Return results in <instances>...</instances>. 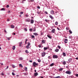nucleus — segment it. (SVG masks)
I'll list each match as a JSON object with an SVG mask.
<instances>
[{"mask_svg":"<svg viewBox=\"0 0 78 78\" xmlns=\"http://www.w3.org/2000/svg\"><path fill=\"white\" fill-rule=\"evenodd\" d=\"M30 46L27 45L26 46V48H27V49H28V48H30Z\"/></svg>","mask_w":78,"mask_h":78,"instance_id":"16","label":"nucleus"},{"mask_svg":"<svg viewBox=\"0 0 78 78\" xmlns=\"http://www.w3.org/2000/svg\"><path fill=\"white\" fill-rule=\"evenodd\" d=\"M33 31H36V29H34V30H33Z\"/></svg>","mask_w":78,"mask_h":78,"instance_id":"57","label":"nucleus"},{"mask_svg":"<svg viewBox=\"0 0 78 78\" xmlns=\"http://www.w3.org/2000/svg\"><path fill=\"white\" fill-rule=\"evenodd\" d=\"M26 22H30V20L29 19H26L25 20Z\"/></svg>","mask_w":78,"mask_h":78,"instance_id":"7","label":"nucleus"},{"mask_svg":"<svg viewBox=\"0 0 78 78\" xmlns=\"http://www.w3.org/2000/svg\"><path fill=\"white\" fill-rule=\"evenodd\" d=\"M1 10L2 11H5V9L4 8H2L1 9Z\"/></svg>","mask_w":78,"mask_h":78,"instance_id":"35","label":"nucleus"},{"mask_svg":"<svg viewBox=\"0 0 78 78\" xmlns=\"http://www.w3.org/2000/svg\"><path fill=\"white\" fill-rule=\"evenodd\" d=\"M55 24L56 25H58V22H55Z\"/></svg>","mask_w":78,"mask_h":78,"instance_id":"30","label":"nucleus"},{"mask_svg":"<svg viewBox=\"0 0 78 78\" xmlns=\"http://www.w3.org/2000/svg\"><path fill=\"white\" fill-rule=\"evenodd\" d=\"M55 15H56V16H59V12L58 11H56L55 12Z\"/></svg>","mask_w":78,"mask_h":78,"instance_id":"5","label":"nucleus"},{"mask_svg":"<svg viewBox=\"0 0 78 78\" xmlns=\"http://www.w3.org/2000/svg\"><path fill=\"white\" fill-rule=\"evenodd\" d=\"M12 66L13 68H15V67H16V66H15L14 65H12Z\"/></svg>","mask_w":78,"mask_h":78,"instance_id":"28","label":"nucleus"},{"mask_svg":"<svg viewBox=\"0 0 78 78\" xmlns=\"http://www.w3.org/2000/svg\"><path fill=\"white\" fill-rule=\"evenodd\" d=\"M51 14L52 15H54L55 14V12L53 10H52L51 11Z\"/></svg>","mask_w":78,"mask_h":78,"instance_id":"4","label":"nucleus"},{"mask_svg":"<svg viewBox=\"0 0 78 78\" xmlns=\"http://www.w3.org/2000/svg\"><path fill=\"white\" fill-rule=\"evenodd\" d=\"M47 36L48 37H49V38H50V39H51V36L49 35H47Z\"/></svg>","mask_w":78,"mask_h":78,"instance_id":"17","label":"nucleus"},{"mask_svg":"<svg viewBox=\"0 0 78 78\" xmlns=\"http://www.w3.org/2000/svg\"><path fill=\"white\" fill-rule=\"evenodd\" d=\"M24 30L25 31H27V29L26 28H24Z\"/></svg>","mask_w":78,"mask_h":78,"instance_id":"48","label":"nucleus"},{"mask_svg":"<svg viewBox=\"0 0 78 78\" xmlns=\"http://www.w3.org/2000/svg\"><path fill=\"white\" fill-rule=\"evenodd\" d=\"M67 42H68V40L67 39H65V42L66 43H67Z\"/></svg>","mask_w":78,"mask_h":78,"instance_id":"12","label":"nucleus"},{"mask_svg":"<svg viewBox=\"0 0 78 78\" xmlns=\"http://www.w3.org/2000/svg\"><path fill=\"white\" fill-rule=\"evenodd\" d=\"M15 48H16V47L15 46H13L12 47V49L13 50H15Z\"/></svg>","mask_w":78,"mask_h":78,"instance_id":"31","label":"nucleus"},{"mask_svg":"<svg viewBox=\"0 0 78 78\" xmlns=\"http://www.w3.org/2000/svg\"><path fill=\"white\" fill-rule=\"evenodd\" d=\"M19 66L20 67H21L23 68V66H22V65L21 64H20Z\"/></svg>","mask_w":78,"mask_h":78,"instance_id":"25","label":"nucleus"},{"mask_svg":"<svg viewBox=\"0 0 78 78\" xmlns=\"http://www.w3.org/2000/svg\"><path fill=\"white\" fill-rule=\"evenodd\" d=\"M29 30L30 31H32V30H33V29H30Z\"/></svg>","mask_w":78,"mask_h":78,"instance_id":"47","label":"nucleus"},{"mask_svg":"<svg viewBox=\"0 0 78 78\" xmlns=\"http://www.w3.org/2000/svg\"><path fill=\"white\" fill-rule=\"evenodd\" d=\"M54 66V63H52L50 65V66H51V67H52V66Z\"/></svg>","mask_w":78,"mask_h":78,"instance_id":"24","label":"nucleus"},{"mask_svg":"<svg viewBox=\"0 0 78 78\" xmlns=\"http://www.w3.org/2000/svg\"><path fill=\"white\" fill-rule=\"evenodd\" d=\"M0 64H1V66H3V63H0Z\"/></svg>","mask_w":78,"mask_h":78,"instance_id":"55","label":"nucleus"},{"mask_svg":"<svg viewBox=\"0 0 78 78\" xmlns=\"http://www.w3.org/2000/svg\"><path fill=\"white\" fill-rule=\"evenodd\" d=\"M71 37H72V36H69V39H70V38H71Z\"/></svg>","mask_w":78,"mask_h":78,"instance_id":"58","label":"nucleus"},{"mask_svg":"<svg viewBox=\"0 0 78 78\" xmlns=\"http://www.w3.org/2000/svg\"><path fill=\"white\" fill-rule=\"evenodd\" d=\"M57 29L58 30H60V29L58 27L57 28Z\"/></svg>","mask_w":78,"mask_h":78,"instance_id":"60","label":"nucleus"},{"mask_svg":"<svg viewBox=\"0 0 78 78\" xmlns=\"http://www.w3.org/2000/svg\"><path fill=\"white\" fill-rule=\"evenodd\" d=\"M35 76H37L38 75V73H36L34 74Z\"/></svg>","mask_w":78,"mask_h":78,"instance_id":"14","label":"nucleus"},{"mask_svg":"<svg viewBox=\"0 0 78 78\" xmlns=\"http://www.w3.org/2000/svg\"><path fill=\"white\" fill-rule=\"evenodd\" d=\"M25 52L27 53H29V52H28V50H26Z\"/></svg>","mask_w":78,"mask_h":78,"instance_id":"39","label":"nucleus"},{"mask_svg":"<svg viewBox=\"0 0 78 78\" xmlns=\"http://www.w3.org/2000/svg\"><path fill=\"white\" fill-rule=\"evenodd\" d=\"M29 62H33V61L32 60H30L29 61Z\"/></svg>","mask_w":78,"mask_h":78,"instance_id":"59","label":"nucleus"},{"mask_svg":"<svg viewBox=\"0 0 78 78\" xmlns=\"http://www.w3.org/2000/svg\"><path fill=\"white\" fill-rule=\"evenodd\" d=\"M66 30H69V27H67L66 28Z\"/></svg>","mask_w":78,"mask_h":78,"instance_id":"50","label":"nucleus"},{"mask_svg":"<svg viewBox=\"0 0 78 78\" xmlns=\"http://www.w3.org/2000/svg\"><path fill=\"white\" fill-rule=\"evenodd\" d=\"M31 23L32 24L34 23V20H31Z\"/></svg>","mask_w":78,"mask_h":78,"instance_id":"13","label":"nucleus"},{"mask_svg":"<svg viewBox=\"0 0 78 78\" xmlns=\"http://www.w3.org/2000/svg\"><path fill=\"white\" fill-rule=\"evenodd\" d=\"M61 78V77H60V76H58L55 77V78Z\"/></svg>","mask_w":78,"mask_h":78,"instance_id":"42","label":"nucleus"},{"mask_svg":"<svg viewBox=\"0 0 78 78\" xmlns=\"http://www.w3.org/2000/svg\"><path fill=\"white\" fill-rule=\"evenodd\" d=\"M12 75H15V74H14V73H12Z\"/></svg>","mask_w":78,"mask_h":78,"instance_id":"51","label":"nucleus"},{"mask_svg":"<svg viewBox=\"0 0 78 78\" xmlns=\"http://www.w3.org/2000/svg\"><path fill=\"white\" fill-rule=\"evenodd\" d=\"M58 51H59V49H55V52H58Z\"/></svg>","mask_w":78,"mask_h":78,"instance_id":"19","label":"nucleus"},{"mask_svg":"<svg viewBox=\"0 0 78 78\" xmlns=\"http://www.w3.org/2000/svg\"><path fill=\"white\" fill-rule=\"evenodd\" d=\"M19 59L20 60H22V59H23V58L22 57H20L19 58Z\"/></svg>","mask_w":78,"mask_h":78,"instance_id":"38","label":"nucleus"},{"mask_svg":"<svg viewBox=\"0 0 78 78\" xmlns=\"http://www.w3.org/2000/svg\"><path fill=\"white\" fill-rule=\"evenodd\" d=\"M49 17H50V18H51V19L52 20H53V19H54V18L53 17V16H52V15H50L49 16Z\"/></svg>","mask_w":78,"mask_h":78,"instance_id":"8","label":"nucleus"},{"mask_svg":"<svg viewBox=\"0 0 78 78\" xmlns=\"http://www.w3.org/2000/svg\"><path fill=\"white\" fill-rule=\"evenodd\" d=\"M6 7L7 8H9V5H7Z\"/></svg>","mask_w":78,"mask_h":78,"instance_id":"49","label":"nucleus"},{"mask_svg":"<svg viewBox=\"0 0 78 78\" xmlns=\"http://www.w3.org/2000/svg\"><path fill=\"white\" fill-rule=\"evenodd\" d=\"M65 73H66V74H68L69 75L71 74V72L69 71H66L65 72Z\"/></svg>","mask_w":78,"mask_h":78,"instance_id":"3","label":"nucleus"},{"mask_svg":"<svg viewBox=\"0 0 78 78\" xmlns=\"http://www.w3.org/2000/svg\"><path fill=\"white\" fill-rule=\"evenodd\" d=\"M33 66L35 67H36V66H39V64L38 63H36L35 62H34L33 63Z\"/></svg>","mask_w":78,"mask_h":78,"instance_id":"1","label":"nucleus"},{"mask_svg":"<svg viewBox=\"0 0 78 78\" xmlns=\"http://www.w3.org/2000/svg\"><path fill=\"white\" fill-rule=\"evenodd\" d=\"M7 21H8V22H9V19H8L7 20Z\"/></svg>","mask_w":78,"mask_h":78,"instance_id":"62","label":"nucleus"},{"mask_svg":"<svg viewBox=\"0 0 78 78\" xmlns=\"http://www.w3.org/2000/svg\"><path fill=\"white\" fill-rule=\"evenodd\" d=\"M42 43H43V44H45V41L44 40H43L42 41Z\"/></svg>","mask_w":78,"mask_h":78,"instance_id":"22","label":"nucleus"},{"mask_svg":"<svg viewBox=\"0 0 78 78\" xmlns=\"http://www.w3.org/2000/svg\"><path fill=\"white\" fill-rule=\"evenodd\" d=\"M38 47H39V48H41V46L40 45H38Z\"/></svg>","mask_w":78,"mask_h":78,"instance_id":"44","label":"nucleus"},{"mask_svg":"<svg viewBox=\"0 0 78 78\" xmlns=\"http://www.w3.org/2000/svg\"><path fill=\"white\" fill-rule=\"evenodd\" d=\"M62 55H63V56H66V53L65 52L63 53Z\"/></svg>","mask_w":78,"mask_h":78,"instance_id":"15","label":"nucleus"},{"mask_svg":"<svg viewBox=\"0 0 78 78\" xmlns=\"http://www.w3.org/2000/svg\"><path fill=\"white\" fill-rule=\"evenodd\" d=\"M30 45H31V44H30V43L29 42H28V45L30 46Z\"/></svg>","mask_w":78,"mask_h":78,"instance_id":"33","label":"nucleus"},{"mask_svg":"<svg viewBox=\"0 0 78 78\" xmlns=\"http://www.w3.org/2000/svg\"><path fill=\"white\" fill-rule=\"evenodd\" d=\"M45 52H43L42 53V57H44L45 56Z\"/></svg>","mask_w":78,"mask_h":78,"instance_id":"6","label":"nucleus"},{"mask_svg":"<svg viewBox=\"0 0 78 78\" xmlns=\"http://www.w3.org/2000/svg\"><path fill=\"white\" fill-rule=\"evenodd\" d=\"M20 14H23V12H21L20 13Z\"/></svg>","mask_w":78,"mask_h":78,"instance_id":"40","label":"nucleus"},{"mask_svg":"<svg viewBox=\"0 0 78 78\" xmlns=\"http://www.w3.org/2000/svg\"><path fill=\"white\" fill-rule=\"evenodd\" d=\"M7 39H8V40H10V39H9V37H8V38H7Z\"/></svg>","mask_w":78,"mask_h":78,"instance_id":"64","label":"nucleus"},{"mask_svg":"<svg viewBox=\"0 0 78 78\" xmlns=\"http://www.w3.org/2000/svg\"><path fill=\"white\" fill-rule=\"evenodd\" d=\"M69 31L70 33V34H72V31H71V30H69Z\"/></svg>","mask_w":78,"mask_h":78,"instance_id":"36","label":"nucleus"},{"mask_svg":"<svg viewBox=\"0 0 78 78\" xmlns=\"http://www.w3.org/2000/svg\"><path fill=\"white\" fill-rule=\"evenodd\" d=\"M53 58L54 59H57V58H58V56L56 55H53Z\"/></svg>","mask_w":78,"mask_h":78,"instance_id":"2","label":"nucleus"},{"mask_svg":"<svg viewBox=\"0 0 78 78\" xmlns=\"http://www.w3.org/2000/svg\"><path fill=\"white\" fill-rule=\"evenodd\" d=\"M37 61L39 62H41V60H40V59H38L37 60Z\"/></svg>","mask_w":78,"mask_h":78,"instance_id":"26","label":"nucleus"},{"mask_svg":"<svg viewBox=\"0 0 78 78\" xmlns=\"http://www.w3.org/2000/svg\"><path fill=\"white\" fill-rule=\"evenodd\" d=\"M8 13H10V11H8L7 12Z\"/></svg>","mask_w":78,"mask_h":78,"instance_id":"54","label":"nucleus"},{"mask_svg":"<svg viewBox=\"0 0 78 78\" xmlns=\"http://www.w3.org/2000/svg\"><path fill=\"white\" fill-rule=\"evenodd\" d=\"M4 32H5V33H6V30H4Z\"/></svg>","mask_w":78,"mask_h":78,"instance_id":"63","label":"nucleus"},{"mask_svg":"<svg viewBox=\"0 0 78 78\" xmlns=\"http://www.w3.org/2000/svg\"><path fill=\"white\" fill-rule=\"evenodd\" d=\"M72 58H69V59H68V61L69 62H72Z\"/></svg>","mask_w":78,"mask_h":78,"instance_id":"9","label":"nucleus"},{"mask_svg":"<svg viewBox=\"0 0 78 78\" xmlns=\"http://www.w3.org/2000/svg\"><path fill=\"white\" fill-rule=\"evenodd\" d=\"M8 67H9V66H7V67H6V69H8Z\"/></svg>","mask_w":78,"mask_h":78,"instance_id":"52","label":"nucleus"},{"mask_svg":"<svg viewBox=\"0 0 78 78\" xmlns=\"http://www.w3.org/2000/svg\"><path fill=\"white\" fill-rule=\"evenodd\" d=\"M75 75L76 76L78 77V74H75Z\"/></svg>","mask_w":78,"mask_h":78,"instance_id":"46","label":"nucleus"},{"mask_svg":"<svg viewBox=\"0 0 78 78\" xmlns=\"http://www.w3.org/2000/svg\"><path fill=\"white\" fill-rule=\"evenodd\" d=\"M37 8L38 9H40V7L39 6H38L37 7Z\"/></svg>","mask_w":78,"mask_h":78,"instance_id":"53","label":"nucleus"},{"mask_svg":"<svg viewBox=\"0 0 78 78\" xmlns=\"http://www.w3.org/2000/svg\"><path fill=\"white\" fill-rule=\"evenodd\" d=\"M26 16L27 17H28V16L27 15H26Z\"/></svg>","mask_w":78,"mask_h":78,"instance_id":"61","label":"nucleus"},{"mask_svg":"<svg viewBox=\"0 0 78 78\" xmlns=\"http://www.w3.org/2000/svg\"><path fill=\"white\" fill-rule=\"evenodd\" d=\"M62 70H63V68H60L59 70V71H62Z\"/></svg>","mask_w":78,"mask_h":78,"instance_id":"34","label":"nucleus"},{"mask_svg":"<svg viewBox=\"0 0 78 78\" xmlns=\"http://www.w3.org/2000/svg\"><path fill=\"white\" fill-rule=\"evenodd\" d=\"M34 2V0H29V2Z\"/></svg>","mask_w":78,"mask_h":78,"instance_id":"27","label":"nucleus"},{"mask_svg":"<svg viewBox=\"0 0 78 78\" xmlns=\"http://www.w3.org/2000/svg\"><path fill=\"white\" fill-rule=\"evenodd\" d=\"M62 64H64V65H66V62L65 61L63 62Z\"/></svg>","mask_w":78,"mask_h":78,"instance_id":"21","label":"nucleus"},{"mask_svg":"<svg viewBox=\"0 0 78 78\" xmlns=\"http://www.w3.org/2000/svg\"><path fill=\"white\" fill-rule=\"evenodd\" d=\"M50 58H51V57H50V56H49L48 57V59H50Z\"/></svg>","mask_w":78,"mask_h":78,"instance_id":"56","label":"nucleus"},{"mask_svg":"<svg viewBox=\"0 0 78 78\" xmlns=\"http://www.w3.org/2000/svg\"><path fill=\"white\" fill-rule=\"evenodd\" d=\"M33 34L34 35H35V36H38L39 35V34L36 33H33Z\"/></svg>","mask_w":78,"mask_h":78,"instance_id":"10","label":"nucleus"},{"mask_svg":"<svg viewBox=\"0 0 78 78\" xmlns=\"http://www.w3.org/2000/svg\"><path fill=\"white\" fill-rule=\"evenodd\" d=\"M45 14H48V12H47V11H45Z\"/></svg>","mask_w":78,"mask_h":78,"instance_id":"43","label":"nucleus"},{"mask_svg":"<svg viewBox=\"0 0 78 78\" xmlns=\"http://www.w3.org/2000/svg\"><path fill=\"white\" fill-rule=\"evenodd\" d=\"M37 14H40V12H37Z\"/></svg>","mask_w":78,"mask_h":78,"instance_id":"45","label":"nucleus"},{"mask_svg":"<svg viewBox=\"0 0 78 78\" xmlns=\"http://www.w3.org/2000/svg\"><path fill=\"white\" fill-rule=\"evenodd\" d=\"M22 42H21L20 43V45L19 46L20 47H21V46L22 45Z\"/></svg>","mask_w":78,"mask_h":78,"instance_id":"29","label":"nucleus"},{"mask_svg":"<svg viewBox=\"0 0 78 78\" xmlns=\"http://www.w3.org/2000/svg\"><path fill=\"white\" fill-rule=\"evenodd\" d=\"M11 28H14V26L13 25H11Z\"/></svg>","mask_w":78,"mask_h":78,"instance_id":"18","label":"nucleus"},{"mask_svg":"<svg viewBox=\"0 0 78 78\" xmlns=\"http://www.w3.org/2000/svg\"><path fill=\"white\" fill-rule=\"evenodd\" d=\"M55 29H54L51 30V32L52 33H55Z\"/></svg>","mask_w":78,"mask_h":78,"instance_id":"11","label":"nucleus"},{"mask_svg":"<svg viewBox=\"0 0 78 78\" xmlns=\"http://www.w3.org/2000/svg\"><path fill=\"white\" fill-rule=\"evenodd\" d=\"M31 37L33 39H34V38H35V37L34 35H32Z\"/></svg>","mask_w":78,"mask_h":78,"instance_id":"32","label":"nucleus"},{"mask_svg":"<svg viewBox=\"0 0 78 78\" xmlns=\"http://www.w3.org/2000/svg\"><path fill=\"white\" fill-rule=\"evenodd\" d=\"M45 22H49V20L47 19H45Z\"/></svg>","mask_w":78,"mask_h":78,"instance_id":"23","label":"nucleus"},{"mask_svg":"<svg viewBox=\"0 0 78 78\" xmlns=\"http://www.w3.org/2000/svg\"><path fill=\"white\" fill-rule=\"evenodd\" d=\"M58 48H59L60 49L61 48V46H58Z\"/></svg>","mask_w":78,"mask_h":78,"instance_id":"41","label":"nucleus"},{"mask_svg":"<svg viewBox=\"0 0 78 78\" xmlns=\"http://www.w3.org/2000/svg\"><path fill=\"white\" fill-rule=\"evenodd\" d=\"M24 70L26 71H27V67H25L24 68Z\"/></svg>","mask_w":78,"mask_h":78,"instance_id":"37","label":"nucleus"},{"mask_svg":"<svg viewBox=\"0 0 78 78\" xmlns=\"http://www.w3.org/2000/svg\"><path fill=\"white\" fill-rule=\"evenodd\" d=\"M48 47H44V50H48Z\"/></svg>","mask_w":78,"mask_h":78,"instance_id":"20","label":"nucleus"}]
</instances>
